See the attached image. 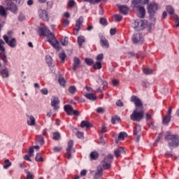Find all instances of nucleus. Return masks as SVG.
Returning <instances> with one entry per match:
<instances>
[{
    "label": "nucleus",
    "mask_w": 179,
    "mask_h": 179,
    "mask_svg": "<svg viewBox=\"0 0 179 179\" xmlns=\"http://www.w3.org/2000/svg\"><path fill=\"white\" fill-rule=\"evenodd\" d=\"M131 101L134 103L136 108H143V103L138 96L135 95L131 96Z\"/></svg>",
    "instance_id": "1a4fd4ad"
},
{
    "label": "nucleus",
    "mask_w": 179,
    "mask_h": 179,
    "mask_svg": "<svg viewBox=\"0 0 179 179\" xmlns=\"http://www.w3.org/2000/svg\"><path fill=\"white\" fill-rule=\"evenodd\" d=\"M59 57L61 59L62 64H64V62H65V58H66V54H65V52L59 53Z\"/></svg>",
    "instance_id": "e433bc0d"
},
{
    "label": "nucleus",
    "mask_w": 179,
    "mask_h": 179,
    "mask_svg": "<svg viewBox=\"0 0 179 179\" xmlns=\"http://www.w3.org/2000/svg\"><path fill=\"white\" fill-rule=\"evenodd\" d=\"M38 15L39 17L42 19V20H44V22H48V20H50V18L48 17V12H47V10L39 9Z\"/></svg>",
    "instance_id": "9d476101"
},
{
    "label": "nucleus",
    "mask_w": 179,
    "mask_h": 179,
    "mask_svg": "<svg viewBox=\"0 0 179 179\" xmlns=\"http://www.w3.org/2000/svg\"><path fill=\"white\" fill-rule=\"evenodd\" d=\"M101 176H103V169H97V171L94 176V178L99 179L101 177Z\"/></svg>",
    "instance_id": "2f4dec72"
},
{
    "label": "nucleus",
    "mask_w": 179,
    "mask_h": 179,
    "mask_svg": "<svg viewBox=\"0 0 179 179\" xmlns=\"http://www.w3.org/2000/svg\"><path fill=\"white\" fill-rule=\"evenodd\" d=\"M116 106H117V107H122L124 103H122V101L119 99L116 101Z\"/></svg>",
    "instance_id": "bf43d9fd"
},
{
    "label": "nucleus",
    "mask_w": 179,
    "mask_h": 179,
    "mask_svg": "<svg viewBox=\"0 0 179 179\" xmlns=\"http://www.w3.org/2000/svg\"><path fill=\"white\" fill-rule=\"evenodd\" d=\"M76 5V2L74 0H69L67 3V6H69V8H75Z\"/></svg>",
    "instance_id": "72a5a7b5"
},
{
    "label": "nucleus",
    "mask_w": 179,
    "mask_h": 179,
    "mask_svg": "<svg viewBox=\"0 0 179 179\" xmlns=\"http://www.w3.org/2000/svg\"><path fill=\"white\" fill-rule=\"evenodd\" d=\"M139 3L146 5L147 3H149V0H134L132 1L133 8H138Z\"/></svg>",
    "instance_id": "f3484780"
},
{
    "label": "nucleus",
    "mask_w": 179,
    "mask_h": 179,
    "mask_svg": "<svg viewBox=\"0 0 179 179\" xmlns=\"http://www.w3.org/2000/svg\"><path fill=\"white\" fill-rule=\"evenodd\" d=\"M81 128H87L89 129L92 127V124H90V122L86 120H83L80 124Z\"/></svg>",
    "instance_id": "bb28decb"
},
{
    "label": "nucleus",
    "mask_w": 179,
    "mask_h": 179,
    "mask_svg": "<svg viewBox=\"0 0 179 179\" xmlns=\"http://www.w3.org/2000/svg\"><path fill=\"white\" fill-rule=\"evenodd\" d=\"M148 13L150 15V19H153V20H156V18H154L155 13H156V10L159 9V6L156 3H150L147 8Z\"/></svg>",
    "instance_id": "39448f33"
},
{
    "label": "nucleus",
    "mask_w": 179,
    "mask_h": 179,
    "mask_svg": "<svg viewBox=\"0 0 179 179\" xmlns=\"http://www.w3.org/2000/svg\"><path fill=\"white\" fill-rule=\"evenodd\" d=\"M61 138V134L58 132L53 133V140L54 141H59Z\"/></svg>",
    "instance_id": "a19ab883"
},
{
    "label": "nucleus",
    "mask_w": 179,
    "mask_h": 179,
    "mask_svg": "<svg viewBox=\"0 0 179 179\" xmlns=\"http://www.w3.org/2000/svg\"><path fill=\"white\" fill-rule=\"evenodd\" d=\"M102 167L103 170H110V169H111V162H108L103 159L102 161Z\"/></svg>",
    "instance_id": "aec40b11"
},
{
    "label": "nucleus",
    "mask_w": 179,
    "mask_h": 179,
    "mask_svg": "<svg viewBox=\"0 0 179 179\" xmlns=\"http://www.w3.org/2000/svg\"><path fill=\"white\" fill-rule=\"evenodd\" d=\"M0 15H1L3 17H6V10L3 8V6H0Z\"/></svg>",
    "instance_id": "473e14b6"
},
{
    "label": "nucleus",
    "mask_w": 179,
    "mask_h": 179,
    "mask_svg": "<svg viewBox=\"0 0 179 179\" xmlns=\"http://www.w3.org/2000/svg\"><path fill=\"white\" fill-rule=\"evenodd\" d=\"M1 76L3 78H8V76H9V71H8V69H4L1 71Z\"/></svg>",
    "instance_id": "c9c22d12"
},
{
    "label": "nucleus",
    "mask_w": 179,
    "mask_h": 179,
    "mask_svg": "<svg viewBox=\"0 0 179 179\" xmlns=\"http://www.w3.org/2000/svg\"><path fill=\"white\" fill-rule=\"evenodd\" d=\"M28 117L29 118V120H27L28 125H29L30 127L36 125V119L34 118V117H33V115H28Z\"/></svg>",
    "instance_id": "5701e85b"
},
{
    "label": "nucleus",
    "mask_w": 179,
    "mask_h": 179,
    "mask_svg": "<svg viewBox=\"0 0 179 179\" xmlns=\"http://www.w3.org/2000/svg\"><path fill=\"white\" fill-rule=\"evenodd\" d=\"M119 10L123 14V15H128V11L129 10V8L127 6H119Z\"/></svg>",
    "instance_id": "4be33fe9"
},
{
    "label": "nucleus",
    "mask_w": 179,
    "mask_h": 179,
    "mask_svg": "<svg viewBox=\"0 0 179 179\" xmlns=\"http://www.w3.org/2000/svg\"><path fill=\"white\" fill-rule=\"evenodd\" d=\"M52 150L54 152H55L56 153H58V152H61V150H62V148L56 146L52 148Z\"/></svg>",
    "instance_id": "864d4df0"
},
{
    "label": "nucleus",
    "mask_w": 179,
    "mask_h": 179,
    "mask_svg": "<svg viewBox=\"0 0 179 179\" xmlns=\"http://www.w3.org/2000/svg\"><path fill=\"white\" fill-rule=\"evenodd\" d=\"M112 83H113V85L114 86H117V85H118V83H119V81L117 80H113L112 81Z\"/></svg>",
    "instance_id": "774afa93"
},
{
    "label": "nucleus",
    "mask_w": 179,
    "mask_h": 179,
    "mask_svg": "<svg viewBox=\"0 0 179 179\" xmlns=\"http://www.w3.org/2000/svg\"><path fill=\"white\" fill-rule=\"evenodd\" d=\"M103 58H104V55H103V53H101L96 56V61H100V62H101Z\"/></svg>",
    "instance_id": "09e8293b"
},
{
    "label": "nucleus",
    "mask_w": 179,
    "mask_h": 179,
    "mask_svg": "<svg viewBox=\"0 0 179 179\" xmlns=\"http://www.w3.org/2000/svg\"><path fill=\"white\" fill-rule=\"evenodd\" d=\"M2 44H5V42H3L2 40H1L0 41V51H1V52H4L5 47H3V45H2Z\"/></svg>",
    "instance_id": "603ef678"
},
{
    "label": "nucleus",
    "mask_w": 179,
    "mask_h": 179,
    "mask_svg": "<svg viewBox=\"0 0 179 179\" xmlns=\"http://www.w3.org/2000/svg\"><path fill=\"white\" fill-rule=\"evenodd\" d=\"M145 118L147 121H149V120H152V115L149 113L145 114Z\"/></svg>",
    "instance_id": "69168bd1"
},
{
    "label": "nucleus",
    "mask_w": 179,
    "mask_h": 179,
    "mask_svg": "<svg viewBox=\"0 0 179 179\" xmlns=\"http://www.w3.org/2000/svg\"><path fill=\"white\" fill-rule=\"evenodd\" d=\"M134 44H138V43H142L143 41V36H142L141 33L134 34L131 38Z\"/></svg>",
    "instance_id": "f8f14e48"
},
{
    "label": "nucleus",
    "mask_w": 179,
    "mask_h": 179,
    "mask_svg": "<svg viewBox=\"0 0 179 179\" xmlns=\"http://www.w3.org/2000/svg\"><path fill=\"white\" fill-rule=\"evenodd\" d=\"M83 24V17H80L76 22V30L77 31H80V27Z\"/></svg>",
    "instance_id": "6ab92c4d"
},
{
    "label": "nucleus",
    "mask_w": 179,
    "mask_h": 179,
    "mask_svg": "<svg viewBox=\"0 0 179 179\" xmlns=\"http://www.w3.org/2000/svg\"><path fill=\"white\" fill-rule=\"evenodd\" d=\"M96 111L99 114H103V113H104L105 110L103 108L99 107L98 108H96Z\"/></svg>",
    "instance_id": "5fc2aeb1"
},
{
    "label": "nucleus",
    "mask_w": 179,
    "mask_h": 179,
    "mask_svg": "<svg viewBox=\"0 0 179 179\" xmlns=\"http://www.w3.org/2000/svg\"><path fill=\"white\" fill-rule=\"evenodd\" d=\"M41 92L42 93V94H45V95L48 94V90L45 88L41 90Z\"/></svg>",
    "instance_id": "e2e57ef3"
},
{
    "label": "nucleus",
    "mask_w": 179,
    "mask_h": 179,
    "mask_svg": "<svg viewBox=\"0 0 179 179\" xmlns=\"http://www.w3.org/2000/svg\"><path fill=\"white\" fill-rule=\"evenodd\" d=\"M36 162H43V157L41 156V153H38L35 157Z\"/></svg>",
    "instance_id": "c03bdc74"
},
{
    "label": "nucleus",
    "mask_w": 179,
    "mask_h": 179,
    "mask_svg": "<svg viewBox=\"0 0 179 179\" xmlns=\"http://www.w3.org/2000/svg\"><path fill=\"white\" fill-rule=\"evenodd\" d=\"M64 111L66 112L67 115H76L78 117L79 115V111L73 110L72 106L65 105Z\"/></svg>",
    "instance_id": "6e6552de"
},
{
    "label": "nucleus",
    "mask_w": 179,
    "mask_h": 179,
    "mask_svg": "<svg viewBox=\"0 0 179 179\" xmlns=\"http://www.w3.org/2000/svg\"><path fill=\"white\" fill-rule=\"evenodd\" d=\"M79 65H80V59L76 57H74L73 64V71H74V72H76V69L79 67Z\"/></svg>",
    "instance_id": "a211bd4d"
},
{
    "label": "nucleus",
    "mask_w": 179,
    "mask_h": 179,
    "mask_svg": "<svg viewBox=\"0 0 179 179\" xmlns=\"http://www.w3.org/2000/svg\"><path fill=\"white\" fill-rule=\"evenodd\" d=\"M36 139L39 145H44V137H43V136H37Z\"/></svg>",
    "instance_id": "ea45409f"
},
{
    "label": "nucleus",
    "mask_w": 179,
    "mask_h": 179,
    "mask_svg": "<svg viewBox=\"0 0 179 179\" xmlns=\"http://www.w3.org/2000/svg\"><path fill=\"white\" fill-rule=\"evenodd\" d=\"M58 82L60 86H65V79H64V78L62 77L59 78Z\"/></svg>",
    "instance_id": "de8ad7c7"
},
{
    "label": "nucleus",
    "mask_w": 179,
    "mask_h": 179,
    "mask_svg": "<svg viewBox=\"0 0 179 179\" xmlns=\"http://www.w3.org/2000/svg\"><path fill=\"white\" fill-rule=\"evenodd\" d=\"M173 111V108L169 107L167 115L163 118L162 122L164 125H167L170 121H171V112Z\"/></svg>",
    "instance_id": "9b49d317"
},
{
    "label": "nucleus",
    "mask_w": 179,
    "mask_h": 179,
    "mask_svg": "<svg viewBox=\"0 0 179 179\" xmlns=\"http://www.w3.org/2000/svg\"><path fill=\"white\" fill-rule=\"evenodd\" d=\"M115 19L116 22H121V20H122V16L120 15H115Z\"/></svg>",
    "instance_id": "13d9d810"
},
{
    "label": "nucleus",
    "mask_w": 179,
    "mask_h": 179,
    "mask_svg": "<svg viewBox=\"0 0 179 179\" xmlns=\"http://www.w3.org/2000/svg\"><path fill=\"white\" fill-rule=\"evenodd\" d=\"M127 135V133L125 132H120L118 136V139L120 141H124L125 139V136Z\"/></svg>",
    "instance_id": "37998d69"
},
{
    "label": "nucleus",
    "mask_w": 179,
    "mask_h": 179,
    "mask_svg": "<svg viewBox=\"0 0 179 179\" xmlns=\"http://www.w3.org/2000/svg\"><path fill=\"white\" fill-rule=\"evenodd\" d=\"M6 10H10V12H13V13H16L17 6H15V3L12 2V0H6Z\"/></svg>",
    "instance_id": "0eeeda50"
},
{
    "label": "nucleus",
    "mask_w": 179,
    "mask_h": 179,
    "mask_svg": "<svg viewBox=\"0 0 179 179\" xmlns=\"http://www.w3.org/2000/svg\"><path fill=\"white\" fill-rule=\"evenodd\" d=\"M141 131H142V127L141 125H136L134 128V135H141Z\"/></svg>",
    "instance_id": "393cba45"
},
{
    "label": "nucleus",
    "mask_w": 179,
    "mask_h": 179,
    "mask_svg": "<svg viewBox=\"0 0 179 179\" xmlns=\"http://www.w3.org/2000/svg\"><path fill=\"white\" fill-rule=\"evenodd\" d=\"M72 148H73V141L70 140L68 141V145L66 148L65 157L71 160L72 159Z\"/></svg>",
    "instance_id": "423d86ee"
},
{
    "label": "nucleus",
    "mask_w": 179,
    "mask_h": 179,
    "mask_svg": "<svg viewBox=\"0 0 179 179\" xmlns=\"http://www.w3.org/2000/svg\"><path fill=\"white\" fill-rule=\"evenodd\" d=\"M12 166V162H9V159H5L3 169H8Z\"/></svg>",
    "instance_id": "f704fd0d"
},
{
    "label": "nucleus",
    "mask_w": 179,
    "mask_h": 179,
    "mask_svg": "<svg viewBox=\"0 0 179 179\" xmlns=\"http://www.w3.org/2000/svg\"><path fill=\"white\" fill-rule=\"evenodd\" d=\"M139 11V17H141V19H143L145 17V15H146V10H145V7L141 6L138 8Z\"/></svg>",
    "instance_id": "b1692460"
},
{
    "label": "nucleus",
    "mask_w": 179,
    "mask_h": 179,
    "mask_svg": "<svg viewBox=\"0 0 179 179\" xmlns=\"http://www.w3.org/2000/svg\"><path fill=\"white\" fill-rule=\"evenodd\" d=\"M100 44L101 47H103L104 48H108L110 47V43H108V41H107V38H106V37L103 36H100Z\"/></svg>",
    "instance_id": "2eb2a0df"
},
{
    "label": "nucleus",
    "mask_w": 179,
    "mask_h": 179,
    "mask_svg": "<svg viewBox=\"0 0 179 179\" xmlns=\"http://www.w3.org/2000/svg\"><path fill=\"white\" fill-rule=\"evenodd\" d=\"M115 33H117V29H110V36L115 35Z\"/></svg>",
    "instance_id": "052dcab7"
},
{
    "label": "nucleus",
    "mask_w": 179,
    "mask_h": 179,
    "mask_svg": "<svg viewBox=\"0 0 179 179\" xmlns=\"http://www.w3.org/2000/svg\"><path fill=\"white\" fill-rule=\"evenodd\" d=\"M143 117H145V110L143 108H141L140 110L139 108H136L130 115V120L139 122V121L143 120Z\"/></svg>",
    "instance_id": "f03ea898"
},
{
    "label": "nucleus",
    "mask_w": 179,
    "mask_h": 179,
    "mask_svg": "<svg viewBox=\"0 0 179 179\" xmlns=\"http://www.w3.org/2000/svg\"><path fill=\"white\" fill-rule=\"evenodd\" d=\"M34 148L33 147H29L28 155L29 157H31V156H34Z\"/></svg>",
    "instance_id": "3c124183"
},
{
    "label": "nucleus",
    "mask_w": 179,
    "mask_h": 179,
    "mask_svg": "<svg viewBox=\"0 0 179 179\" xmlns=\"http://www.w3.org/2000/svg\"><path fill=\"white\" fill-rule=\"evenodd\" d=\"M86 41V39H85V36H80L78 37V44L79 47H82L83 43Z\"/></svg>",
    "instance_id": "c85d7f7f"
},
{
    "label": "nucleus",
    "mask_w": 179,
    "mask_h": 179,
    "mask_svg": "<svg viewBox=\"0 0 179 179\" xmlns=\"http://www.w3.org/2000/svg\"><path fill=\"white\" fill-rule=\"evenodd\" d=\"M92 66L95 70L101 69V68H103L101 62L100 61H96L94 64H92Z\"/></svg>",
    "instance_id": "cd10ccee"
},
{
    "label": "nucleus",
    "mask_w": 179,
    "mask_h": 179,
    "mask_svg": "<svg viewBox=\"0 0 179 179\" xmlns=\"http://www.w3.org/2000/svg\"><path fill=\"white\" fill-rule=\"evenodd\" d=\"M59 99L53 96L51 99L50 106L54 108V110H59Z\"/></svg>",
    "instance_id": "4468645a"
},
{
    "label": "nucleus",
    "mask_w": 179,
    "mask_h": 179,
    "mask_svg": "<svg viewBox=\"0 0 179 179\" xmlns=\"http://www.w3.org/2000/svg\"><path fill=\"white\" fill-rule=\"evenodd\" d=\"M99 23L102 24V26H108V22H107V19L104 17L100 18Z\"/></svg>",
    "instance_id": "4c0bfd02"
},
{
    "label": "nucleus",
    "mask_w": 179,
    "mask_h": 179,
    "mask_svg": "<svg viewBox=\"0 0 179 179\" xmlns=\"http://www.w3.org/2000/svg\"><path fill=\"white\" fill-rule=\"evenodd\" d=\"M176 27H179V17L178 16L176 17Z\"/></svg>",
    "instance_id": "338daca9"
},
{
    "label": "nucleus",
    "mask_w": 179,
    "mask_h": 179,
    "mask_svg": "<svg viewBox=\"0 0 179 179\" xmlns=\"http://www.w3.org/2000/svg\"><path fill=\"white\" fill-rule=\"evenodd\" d=\"M45 61L49 66H51L52 65V58L51 57V56H46Z\"/></svg>",
    "instance_id": "58836bf2"
},
{
    "label": "nucleus",
    "mask_w": 179,
    "mask_h": 179,
    "mask_svg": "<svg viewBox=\"0 0 179 179\" xmlns=\"http://www.w3.org/2000/svg\"><path fill=\"white\" fill-rule=\"evenodd\" d=\"M143 73H145V75H152V73H153V71L150 69H144L143 70Z\"/></svg>",
    "instance_id": "49530a36"
},
{
    "label": "nucleus",
    "mask_w": 179,
    "mask_h": 179,
    "mask_svg": "<svg viewBox=\"0 0 179 179\" xmlns=\"http://www.w3.org/2000/svg\"><path fill=\"white\" fill-rule=\"evenodd\" d=\"M165 141L168 142V145L169 148H177V146L179 145L178 143V136L177 135H173V134H167L165 136Z\"/></svg>",
    "instance_id": "7ed1b4c3"
},
{
    "label": "nucleus",
    "mask_w": 179,
    "mask_h": 179,
    "mask_svg": "<svg viewBox=\"0 0 179 179\" xmlns=\"http://www.w3.org/2000/svg\"><path fill=\"white\" fill-rule=\"evenodd\" d=\"M99 152L97 151H92L90 154V160H97L99 159Z\"/></svg>",
    "instance_id": "412c9836"
},
{
    "label": "nucleus",
    "mask_w": 179,
    "mask_h": 179,
    "mask_svg": "<svg viewBox=\"0 0 179 179\" xmlns=\"http://www.w3.org/2000/svg\"><path fill=\"white\" fill-rule=\"evenodd\" d=\"M62 45H68V37L64 38L60 41Z\"/></svg>",
    "instance_id": "8fccbe9b"
},
{
    "label": "nucleus",
    "mask_w": 179,
    "mask_h": 179,
    "mask_svg": "<svg viewBox=\"0 0 179 179\" xmlns=\"http://www.w3.org/2000/svg\"><path fill=\"white\" fill-rule=\"evenodd\" d=\"M38 36L47 37L48 41L50 45L55 48L56 50H59V42L55 38V35L51 32L50 29H48L45 25L41 24V27L37 30Z\"/></svg>",
    "instance_id": "f257e3e1"
},
{
    "label": "nucleus",
    "mask_w": 179,
    "mask_h": 179,
    "mask_svg": "<svg viewBox=\"0 0 179 179\" xmlns=\"http://www.w3.org/2000/svg\"><path fill=\"white\" fill-rule=\"evenodd\" d=\"M136 142L138 143L141 141V134H136Z\"/></svg>",
    "instance_id": "0e129e2a"
},
{
    "label": "nucleus",
    "mask_w": 179,
    "mask_h": 179,
    "mask_svg": "<svg viewBox=\"0 0 179 179\" xmlns=\"http://www.w3.org/2000/svg\"><path fill=\"white\" fill-rule=\"evenodd\" d=\"M166 10L169 13V15H174V8H173L171 6H167Z\"/></svg>",
    "instance_id": "79ce46f5"
},
{
    "label": "nucleus",
    "mask_w": 179,
    "mask_h": 179,
    "mask_svg": "<svg viewBox=\"0 0 179 179\" xmlns=\"http://www.w3.org/2000/svg\"><path fill=\"white\" fill-rule=\"evenodd\" d=\"M85 62L88 66H92L94 64V60L91 58H85Z\"/></svg>",
    "instance_id": "c756f323"
},
{
    "label": "nucleus",
    "mask_w": 179,
    "mask_h": 179,
    "mask_svg": "<svg viewBox=\"0 0 179 179\" xmlns=\"http://www.w3.org/2000/svg\"><path fill=\"white\" fill-rule=\"evenodd\" d=\"M131 26L136 31H141L145 30V27L148 26V21L145 20H136L132 23Z\"/></svg>",
    "instance_id": "20e7f679"
},
{
    "label": "nucleus",
    "mask_w": 179,
    "mask_h": 179,
    "mask_svg": "<svg viewBox=\"0 0 179 179\" xmlns=\"http://www.w3.org/2000/svg\"><path fill=\"white\" fill-rule=\"evenodd\" d=\"M76 136H78L80 139H82V138L83 137V133L78 131L76 134Z\"/></svg>",
    "instance_id": "680f3d73"
},
{
    "label": "nucleus",
    "mask_w": 179,
    "mask_h": 179,
    "mask_svg": "<svg viewBox=\"0 0 179 179\" xmlns=\"http://www.w3.org/2000/svg\"><path fill=\"white\" fill-rule=\"evenodd\" d=\"M62 25L64 27H66L68 26H69V20L65 19L62 21Z\"/></svg>",
    "instance_id": "4d7b16f0"
},
{
    "label": "nucleus",
    "mask_w": 179,
    "mask_h": 179,
    "mask_svg": "<svg viewBox=\"0 0 179 179\" xmlns=\"http://www.w3.org/2000/svg\"><path fill=\"white\" fill-rule=\"evenodd\" d=\"M27 179H33V173H30L29 171H26Z\"/></svg>",
    "instance_id": "6e6d98bb"
},
{
    "label": "nucleus",
    "mask_w": 179,
    "mask_h": 179,
    "mask_svg": "<svg viewBox=\"0 0 179 179\" xmlns=\"http://www.w3.org/2000/svg\"><path fill=\"white\" fill-rule=\"evenodd\" d=\"M103 160L108 162V163H113V160H114V156L112 154H108Z\"/></svg>",
    "instance_id": "7c9ffc66"
},
{
    "label": "nucleus",
    "mask_w": 179,
    "mask_h": 179,
    "mask_svg": "<svg viewBox=\"0 0 179 179\" xmlns=\"http://www.w3.org/2000/svg\"><path fill=\"white\" fill-rule=\"evenodd\" d=\"M85 97L88 100H92V101H96L97 100V96L93 94H85Z\"/></svg>",
    "instance_id": "a878e982"
},
{
    "label": "nucleus",
    "mask_w": 179,
    "mask_h": 179,
    "mask_svg": "<svg viewBox=\"0 0 179 179\" xmlns=\"http://www.w3.org/2000/svg\"><path fill=\"white\" fill-rule=\"evenodd\" d=\"M114 155H115V157H117V159H118V157H120V156H121V155H125V150H124V148L119 147V148H116L114 150Z\"/></svg>",
    "instance_id": "dca6fc26"
},
{
    "label": "nucleus",
    "mask_w": 179,
    "mask_h": 179,
    "mask_svg": "<svg viewBox=\"0 0 179 179\" xmlns=\"http://www.w3.org/2000/svg\"><path fill=\"white\" fill-rule=\"evenodd\" d=\"M69 93H71V94H75L76 92V87L75 86H71L69 88Z\"/></svg>",
    "instance_id": "a18cd8bd"
},
{
    "label": "nucleus",
    "mask_w": 179,
    "mask_h": 179,
    "mask_svg": "<svg viewBox=\"0 0 179 179\" xmlns=\"http://www.w3.org/2000/svg\"><path fill=\"white\" fill-rule=\"evenodd\" d=\"M3 40L9 47H11V48H15V47H16V39L15 38H13L9 41L8 36L5 35L3 36Z\"/></svg>",
    "instance_id": "ddd939ff"
}]
</instances>
